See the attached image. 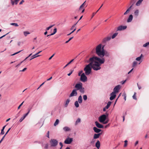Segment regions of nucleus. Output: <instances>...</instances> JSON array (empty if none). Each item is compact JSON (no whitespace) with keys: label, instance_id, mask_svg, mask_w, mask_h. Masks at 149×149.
Returning <instances> with one entry per match:
<instances>
[{"label":"nucleus","instance_id":"nucleus-64","mask_svg":"<svg viewBox=\"0 0 149 149\" xmlns=\"http://www.w3.org/2000/svg\"><path fill=\"white\" fill-rule=\"evenodd\" d=\"M74 60V59H73L70 62H69L68 63V64H70V63H71L72 62H73V61Z\"/></svg>","mask_w":149,"mask_h":149},{"label":"nucleus","instance_id":"nucleus-38","mask_svg":"<svg viewBox=\"0 0 149 149\" xmlns=\"http://www.w3.org/2000/svg\"><path fill=\"white\" fill-rule=\"evenodd\" d=\"M57 32V29L56 28H55L54 29V31L53 33H52L51 34V35H53L54 34Z\"/></svg>","mask_w":149,"mask_h":149},{"label":"nucleus","instance_id":"nucleus-9","mask_svg":"<svg viewBox=\"0 0 149 149\" xmlns=\"http://www.w3.org/2000/svg\"><path fill=\"white\" fill-rule=\"evenodd\" d=\"M78 22H79V21H78L77 23H75V24H74L72 25V27L70 28V30H73L70 33L68 34L67 35L68 36L70 35L72 33H73L76 30V28H75V26L77 24V23Z\"/></svg>","mask_w":149,"mask_h":149},{"label":"nucleus","instance_id":"nucleus-1","mask_svg":"<svg viewBox=\"0 0 149 149\" xmlns=\"http://www.w3.org/2000/svg\"><path fill=\"white\" fill-rule=\"evenodd\" d=\"M104 46L100 44L97 45L95 48V53L99 57L101 58L104 56Z\"/></svg>","mask_w":149,"mask_h":149},{"label":"nucleus","instance_id":"nucleus-11","mask_svg":"<svg viewBox=\"0 0 149 149\" xmlns=\"http://www.w3.org/2000/svg\"><path fill=\"white\" fill-rule=\"evenodd\" d=\"M73 139L72 138H68L64 141V143L65 144H70L72 141Z\"/></svg>","mask_w":149,"mask_h":149},{"label":"nucleus","instance_id":"nucleus-12","mask_svg":"<svg viewBox=\"0 0 149 149\" xmlns=\"http://www.w3.org/2000/svg\"><path fill=\"white\" fill-rule=\"evenodd\" d=\"M116 93L114 92H113L111 93L110 95L111 96L110 97V100H113L115 98L116 96Z\"/></svg>","mask_w":149,"mask_h":149},{"label":"nucleus","instance_id":"nucleus-46","mask_svg":"<svg viewBox=\"0 0 149 149\" xmlns=\"http://www.w3.org/2000/svg\"><path fill=\"white\" fill-rule=\"evenodd\" d=\"M136 93H134V95L132 96L133 98V99L136 100L137 99L136 97Z\"/></svg>","mask_w":149,"mask_h":149},{"label":"nucleus","instance_id":"nucleus-19","mask_svg":"<svg viewBox=\"0 0 149 149\" xmlns=\"http://www.w3.org/2000/svg\"><path fill=\"white\" fill-rule=\"evenodd\" d=\"M19 0H10L12 5L13 6L15 3L16 5L17 4L18 1Z\"/></svg>","mask_w":149,"mask_h":149},{"label":"nucleus","instance_id":"nucleus-13","mask_svg":"<svg viewBox=\"0 0 149 149\" xmlns=\"http://www.w3.org/2000/svg\"><path fill=\"white\" fill-rule=\"evenodd\" d=\"M120 88V86L119 85H117L113 89V92H115V93H118Z\"/></svg>","mask_w":149,"mask_h":149},{"label":"nucleus","instance_id":"nucleus-14","mask_svg":"<svg viewBox=\"0 0 149 149\" xmlns=\"http://www.w3.org/2000/svg\"><path fill=\"white\" fill-rule=\"evenodd\" d=\"M127 26H120L117 28V31H122L126 29Z\"/></svg>","mask_w":149,"mask_h":149},{"label":"nucleus","instance_id":"nucleus-41","mask_svg":"<svg viewBox=\"0 0 149 149\" xmlns=\"http://www.w3.org/2000/svg\"><path fill=\"white\" fill-rule=\"evenodd\" d=\"M83 98L84 100H86L87 99V97L86 95H84L83 96Z\"/></svg>","mask_w":149,"mask_h":149},{"label":"nucleus","instance_id":"nucleus-2","mask_svg":"<svg viewBox=\"0 0 149 149\" xmlns=\"http://www.w3.org/2000/svg\"><path fill=\"white\" fill-rule=\"evenodd\" d=\"M89 62H90V63H92L91 66L92 68H93L94 70L97 71L101 69V65L100 64H99V63H98L97 61H95L94 60L91 61L90 58L89 60Z\"/></svg>","mask_w":149,"mask_h":149},{"label":"nucleus","instance_id":"nucleus-24","mask_svg":"<svg viewBox=\"0 0 149 149\" xmlns=\"http://www.w3.org/2000/svg\"><path fill=\"white\" fill-rule=\"evenodd\" d=\"M78 102L79 103H81L82 102L83 99L81 95H80L79 96L78 99Z\"/></svg>","mask_w":149,"mask_h":149},{"label":"nucleus","instance_id":"nucleus-29","mask_svg":"<svg viewBox=\"0 0 149 149\" xmlns=\"http://www.w3.org/2000/svg\"><path fill=\"white\" fill-rule=\"evenodd\" d=\"M136 0H131L130 2V4L131 5L130 6H131V8H132V6L134 4L135 2H136Z\"/></svg>","mask_w":149,"mask_h":149},{"label":"nucleus","instance_id":"nucleus-10","mask_svg":"<svg viewBox=\"0 0 149 149\" xmlns=\"http://www.w3.org/2000/svg\"><path fill=\"white\" fill-rule=\"evenodd\" d=\"M82 87V84L81 83H79L76 84L75 87L76 88L77 90H78L81 89Z\"/></svg>","mask_w":149,"mask_h":149},{"label":"nucleus","instance_id":"nucleus-27","mask_svg":"<svg viewBox=\"0 0 149 149\" xmlns=\"http://www.w3.org/2000/svg\"><path fill=\"white\" fill-rule=\"evenodd\" d=\"M111 102L110 101H109L108 102L107 106L105 107L107 109L110 107L111 104Z\"/></svg>","mask_w":149,"mask_h":149},{"label":"nucleus","instance_id":"nucleus-49","mask_svg":"<svg viewBox=\"0 0 149 149\" xmlns=\"http://www.w3.org/2000/svg\"><path fill=\"white\" fill-rule=\"evenodd\" d=\"M25 118L23 116H22V117L20 118V119H19V122H22V120Z\"/></svg>","mask_w":149,"mask_h":149},{"label":"nucleus","instance_id":"nucleus-43","mask_svg":"<svg viewBox=\"0 0 149 149\" xmlns=\"http://www.w3.org/2000/svg\"><path fill=\"white\" fill-rule=\"evenodd\" d=\"M54 26V25H52L50 26H49V27H47L46 28V31H48L52 27Z\"/></svg>","mask_w":149,"mask_h":149},{"label":"nucleus","instance_id":"nucleus-26","mask_svg":"<svg viewBox=\"0 0 149 149\" xmlns=\"http://www.w3.org/2000/svg\"><path fill=\"white\" fill-rule=\"evenodd\" d=\"M143 1V0H139L136 3V5L137 6H139L140 5L142 1Z\"/></svg>","mask_w":149,"mask_h":149},{"label":"nucleus","instance_id":"nucleus-33","mask_svg":"<svg viewBox=\"0 0 149 149\" xmlns=\"http://www.w3.org/2000/svg\"><path fill=\"white\" fill-rule=\"evenodd\" d=\"M80 92L82 93H84L85 92L84 88L82 87L81 89H79Z\"/></svg>","mask_w":149,"mask_h":149},{"label":"nucleus","instance_id":"nucleus-47","mask_svg":"<svg viewBox=\"0 0 149 149\" xmlns=\"http://www.w3.org/2000/svg\"><path fill=\"white\" fill-rule=\"evenodd\" d=\"M73 38V37H71V38H70L68 40H67V41H66L65 42V43H68Z\"/></svg>","mask_w":149,"mask_h":149},{"label":"nucleus","instance_id":"nucleus-28","mask_svg":"<svg viewBox=\"0 0 149 149\" xmlns=\"http://www.w3.org/2000/svg\"><path fill=\"white\" fill-rule=\"evenodd\" d=\"M70 101V99H68L65 102V107H67L68 105V104Z\"/></svg>","mask_w":149,"mask_h":149},{"label":"nucleus","instance_id":"nucleus-59","mask_svg":"<svg viewBox=\"0 0 149 149\" xmlns=\"http://www.w3.org/2000/svg\"><path fill=\"white\" fill-rule=\"evenodd\" d=\"M73 71H72L69 73L68 74V76H70L72 73Z\"/></svg>","mask_w":149,"mask_h":149},{"label":"nucleus","instance_id":"nucleus-63","mask_svg":"<svg viewBox=\"0 0 149 149\" xmlns=\"http://www.w3.org/2000/svg\"><path fill=\"white\" fill-rule=\"evenodd\" d=\"M24 2V0H22V1L20 2L19 4L20 5H21L22 4V3Z\"/></svg>","mask_w":149,"mask_h":149},{"label":"nucleus","instance_id":"nucleus-53","mask_svg":"<svg viewBox=\"0 0 149 149\" xmlns=\"http://www.w3.org/2000/svg\"><path fill=\"white\" fill-rule=\"evenodd\" d=\"M109 122V120H105L104 122H103L104 124H106L107 123Z\"/></svg>","mask_w":149,"mask_h":149},{"label":"nucleus","instance_id":"nucleus-17","mask_svg":"<svg viewBox=\"0 0 149 149\" xmlns=\"http://www.w3.org/2000/svg\"><path fill=\"white\" fill-rule=\"evenodd\" d=\"M132 19H133V15H132L131 14L129 16L127 19V22H131L132 21Z\"/></svg>","mask_w":149,"mask_h":149},{"label":"nucleus","instance_id":"nucleus-3","mask_svg":"<svg viewBox=\"0 0 149 149\" xmlns=\"http://www.w3.org/2000/svg\"><path fill=\"white\" fill-rule=\"evenodd\" d=\"M91 61H97L99 64H101L104 63L105 61V59L103 58H101L97 56H93L90 58Z\"/></svg>","mask_w":149,"mask_h":149},{"label":"nucleus","instance_id":"nucleus-21","mask_svg":"<svg viewBox=\"0 0 149 149\" xmlns=\"http://www.w3.org/2000/svg\"><path fill=\"white\" fill-rule=\"evenodd\" d=\"M63 130L65 132H68L70 130V129L68 127L66 126L63 128Z\"/></svg>","mask_w":149,"mask_h":149},{"label":"nucleus","instance_id":"nucleus-36","mask_svg":"<svg viewBox=\"0 0 149 149\" xmlns=\"http://www.w3.org/2000/svg\"><path fill=\"white\" fill-rule=\"evenodd\" d=\"M118 33H114L113 34V35L112 36L111 38L112 39L114 38L118 35Z\"/></svg>","mask_w":149,"mask_h":149},{"label":"nucleus","instance_id":"nucleus-35","mask_svg":"<svg viewBox=\"0 0 149 149\" xmlns=\"http://www.w3.org/2000/svg\"><path fill=\"white\" fill-rule=\"evenodd\" d=\"M40 56V55H36V54H35L32 56L31 57H32V58L30 59V60H32V59H33L34 58H36V57H38Z\"/></svg>","mask_w":149,"mask_h":149},{"label":"nucleus","instance_id":"nucleus-20","mask_svg":"<svg viewBox=\"0 0 149 149\" xmlns=\"http://www.w3.org/2000/svg\"><path fill=\"white\" fill-rule=\"evenodd\" d=\"M93 130L95 132L97 133H99L101 131V130L99 129L96 127H93Z\"/></svg>","mask_w":149,"mask_h":149},{"label":"nucleus","instance_id":"nucleus-31","mask_svg":"<svg viewBox=\"0 0 149 149\" xmlns=\"http://www.w3.org/2000/svg\"><path fill=\"white\" fill-rule=\"evenodd\" d=\"M81 122V119L80 118H78L76 121L75 125H77L78 123H79Z\"/></svg>","mask_w":149,"mask_h":149},{"label":"nucleus","instance_id":"nucleus-57","mask_svg":"<svg viewBox=\"0 0 149 149\" xmlns=\"http://www.w3.org/2000/svg\"><path fill=\"white\" fill-rule=\"evenodd\" d=\"M49 131H48L47 132V137L48 138H49Z\"/></svg>","mask_w":149,"mask_h":149},{"label":"nucleus","instance_id":"nucleus-61","mask_svg":"<svg viewBox=\"0 0 149 149\" xmlns=\"http://www.w3.org/2000/svg\"><path fill=\"white\" fill-rule=\"evenodd\" d=\"M7 33V34H5L3 36H1V37H0V39L2 38H3V37H5L6 35H7V34H8V33Z\"/></svg>","mask_w":149,"mask_h":149},{"label":"nucleus","instance_id":"nucleus-30","mask_svg":"<svg viewBox=\"0 0 149 149\" xmlns=\"http://www.w3.org/2000/svg\"><path fill=\"white\" fill-rule=\"evenodd\" d=\"M143 57V56L142 54H141V56H140L137 57L136 59V60L137 61H140L141 60V58L142 57Z\"/></svg>","mask_w":149,"mask_h":149},{"label":"nucleus","instance_id":"nucleus-51","mask_svg":"<svg viewBox=\"0 0 149 149\" xmlns=\"http://www.w3.org/2000/svg\"><path fill=\"white\" fill-rule=\"evenodd\" d=\"M48 148V145L47 144H46L45 145L44 148L45 149H47Z\"/></svg>","mask_w":149,"mask_h":149},{"label":"nucleus","instance_id":"nucleus-16","mask_svg":"<svg viewBox=\"0 0 149 149\" xmlns=\"http://www.w3.org/2000/svg\"><path fill=\"white\" fill-rule=\"evenodd\" d=\"M96 126L99 128H102L103 127V126L102 125L99 123L97 121H95V122Z\"/></svg>","mask_w":149,"mask_h":149},{"label":"nucleus","instance_id":"nucleus-52","mask_svg":"<svg viewBox=\"0 0 149 149\" xmlns=\"http://www.w3.org/2000/svg\"><path fill=\"white\" fill-rule=\"evenodd\" d=\"M21 51H22V50H21V51H20L17 52L16 53H15L14 54H12V55H11V56H13V55H14L16 54H17L19 53Z\"/></svg>","mask_w":149,"mask_h":149},{"label":"nucleus","instance_id":"nucleus-34","mask_svg":"<svg viewBox=\"0 0 149 149\" xmlns=\"http://www.w3.org/2000/svg\"><path fill=\"white\" fill-rule=\"evenodd\" d=\"M74 105L76 107L78 108L79 107V104L78 101H76L74 102Z\"/></svg>","mask_w":149,"mask_h":149},{"label":"nucleus","instance_id":"nucleus-62","mask_svg":"<svg viewBox=\"0 0 149 149\" xmlns=\"http://www.w3.org/2000/svg\"><path fill=\"white\" fill-rule=\"evenodd\" d=\"M55 54H54L52 55L49 59V60H51L52 58L53 57L54 55Z\"/></svg>","mask_w":149,"mask_h":149},{"label":"nucleus","instance_id":"nucleus-44","mask_svg":"<svg viewBox=\"0 0 149 149\" xmlns=\"http://www.w3.org/2000/svg\"><path fill=\"white\" fill-rule=\"evenodd\" d=\"M137 64V63L136 61H134L132 67H134Z\"/></svg>","mask_w":149,"mask_h":149},{"label":"nucleus","instance_id":"nucleus-55","mask_svg":"<svg viewBox=\"0 0 149 149\" xmlns=\"http://www.w3.org/2000/svg\"><path fill=\"white\" fill-rule=\"evenodd\" d=\"M28 114H29V113H26L24 114L23 117L25 118H26V116H27V115Z\"/></svg>","mask_w":149,"mask_h":149},{"label":"nucleus","instance_id":"nucleus-32","mask_svg":"<svg viewBox=\"0 0 149 149\" xmlns=\"http://www.w3.org/2000/svg\"><path fill=\"white\" fill-rule=\"evenodd\" d=\"M59 123V120L58 119H57L55 121V123H54V126H56V125H58V124Z\"/></svg>","mask_w":149,"mask_h":149},{"label":"nucleus","instance_id":"nucleus-18","mask_svg":"<svg viewBox=\"0 0 149 149\" xmlns=\"http://www.w3.org/2000/svg\"><path fill=\"white\" fill-rule=\"evenodd\" d=\"M101 134V133L94 134L93 136V139H95L98 138Z\"/></svg>","mask_w":149,"mask_h":149},{"label":"nucleus","instance_id":"nucleus-45","mask_svg":"<svg viewBox=\"0 0 149 149\" xmlns=\"http://www.w3.org/2000/svg\"><path fill=\"white\" fill-rule=\"evenodd\" d=\"M125 144L124 146V147H126L127 145V140H125L124 141Z\"/></svg>","mask_w":149,"mask_h":149},{"label":"nucleus","instance_id":"nucleus-15","mask_svg":"<svg viewBox=\"0 0 149 149\" xmlns=\"http://www.w3.org/2000/svg\"><path fill=\"white\" fill-rule=\"evenodd\" d=\"M111 39V36H107L103 39L102 42L104 43H105L107 42L109 40Z\"/></svg>","mask_w":149,"mask_h":149},{"label":"nucleus","instance_id":"nucleus-25","mask_svg":"<svg viewBox=\"0 0 149 149\" xmlns=\"http://www.w3.org/2000/svg\"><path fill=\"white\" fill-rule=\"evenodd\" d=\"M132 8L131 6H130L129 8L124 13V15H126L130 11Z\"/></svg>","mask_w":149,"mask_h":149},{"label":"nucleus","instance_id":"nucleus-5","mask_svg":"<svg viewBox=\"0 0 149 149\" xmlns=\"http://www.w3.org/2000/svg\"><path fill=\"white\" fill-rule=\"evenodd\" d=\"M109 114L106 113V114H103L99 118V120L101 123L104 122L107 119V118Z\"/></svg>","mask_w":149,"mask_h":149},{"label":"nucleus","instance_id":"nucleus-54","mask_svg":"<svg viewBox=\"0 0 149 149\" xmlns=\"http://www.w3.org/2000/svg\"><path fill=\"white\" fill-rule=\"evenodd\" d=\"M24 102V101L23 102L20 104L18 107V109H20V107L22 105Z\"/></svg>","mask_w":149,"mask_h":149},{"label":"nucleus","instance_id":"nucleus-40","mask_svg":"<svg viewBox=\"0 0 149 149\" xmlns=\"http://www.w3.org/2000/svg\"><path fill=\"white\" fill-rule=\"evenodd\" d=\"M148 45H149V42H147L145 44H143V47H146Z\"/></svg>","mask_w":149,"mask_h":149},{"label":"nucleus","instance_id":"nucleus-37","mask_svg":"<svg viewBox=\"0 0 149 149\" xmlns=\"http://www.w3.org/2000/svg\"><path fill=\"white\" fill-rule=\"evenodd\" d=\"M23 33L25 36H26L28 34H30V33L28 31H24Z\"/></svg>","mask_w":149,"mask_h":149},{"label":"nucleus","instance_id":"nucleus-48","mask_svg":"<svg viewBox=\"0 0 149 149\" xmlns=\"http://www.w3.org/2000/svg\"><path fill=\"white\" fill-rule=\"evenodd\" d=\"M109 55V54L107 52H104V56H108Z\"/></svg>","mask_w":149,"mask_h":149},{"label":"nucleus","instance_id":"nucleus-50","mask_svg":"<svg viewBox=\"0 0 149 149\" xmlns=\"http://www.w3.org/2000/svg\"><path fill=\"white\" fill-rule=\"evenodd\" d=\"M95 139H92V141L91 142V144H93L94 143L95 141Z\"/></svg>","mask_w":149,"mask_h":149},{"label":"nucleus","instance_id":"nucleus-23","mask_svg":"<svg viewBox=\"0 0 149 149\" xmlns=\"http://www.w3.org/2000/svg\"><path fill=\"white\" fill-rule=\"evenodd\" d=\"M139 10L137 9L136 10H135L134 12V16H135L136 17H137L139 15Z\"/></svg>","mask_w":149,"mask_h":149},{"label":"nucleus","instance_id":"nucleus-39","mask_svg":"<svg viewBox=\"0 0 149 149\" xmlns=\"http://www.w3.org/2000/svg\"><path fill=\"white\" fill-rule=\"evenodd\" d=\"M10 24L11 25L14 26L16 27L19 26L18 25L17 23H11Z\"/></svg>","mask_w":149,"mask_h":149},{"label":"nucleus","instance_id":"nucleus-4","mask_svg":"<svg viewBox=\"0 0 149 149\" xmlns=\"http://www.w3.org/2000/svg\"><path fill=\"white\" fill-rule=\"evenodd\" d=\"M92 63H89V64L86 65L84 68V70L85 72V74L86 75H89L91 72L92 68L91 65Z\"/></svg>","mask_w":149,"mask_h":149},{"label":"nucleus","instance_id":"nucleus-58","mask_svg":"<svg viewBox=\"0 0 149 149\" xmlns=\"http://www.w3.org/2000/svg\"><path fill=\"white\" fill-rule=\"evenodd\" d=\"M23 62V61L21 62L19 64H18V65H17L16 66V67H18V66H20V65Z\"/></svg>","mask_w":149,"mask_h":149},{"label":"nucleus","instance_id":"nucleus-22","mask_svg":"<svg viewBox=\"0 0 149 149\" xmlns=\"http://www.w3.org/2000/svg\"><path fill=\"white\" fill-rule=\"evenodd\" d=\"M95 146L97 149H99L100 146V143L99 140H97L95 143Z\"/></svg>","mask_w":149,"mask_h":149},{"label":"nucleus","instance_id":"nucleus-7","mask_svg":"<svg viewBox=\"0 0 149 149\" xmlns=\"http://www.w3.org/2000/svg\"><path fill=\"white\" fill-rule=\"evenodd\" d=\"M85 74V73H83L81 76L80 80L83 82L86 81L87 80V77Z\"/></svg>","mask_w":149,"mask_h":149},{"label":"nucleus","instance_id":"nucleus-8","mask_svg":"<svg viewBox=\"0 0 149 149\" xmlns=\"http://www.w3.org/2000/svg\"><path fill=\"white\" fill-rule=\"evenodd\" d=\"M77 93L76 89H74L72 91L69 95V97H71L74 96H76L77 95Z\"/></svg>","mask_w":149,"mask_h":149},{"label":"nucleus","instance_id":"nucleus-60","mask_svg":"<svg viewBox=\"0 0 149 149\" xmlns=\"http://www.w3.org/2000/svg\"><path fill=\"white\" fill-rule=\"evenodd\" d=\"M137 86H138V88L139 90L140 89H141V87L140 86H139V84H138L137 83Z\"/></svg>","mask_w":149,"mask_h":149},{"label":"nucleus","instance_id":"nucleus-6","mask_svg":"<svg viewBox=\"0 0 149 149\" xmlns=\"http://www.w3.org/2000/svg\"><path fill=\"white\" fill-rule=\"evenodd\" d=\"M50 143L51 147H54L56 146L57 145L58 142V141L55 139H51L50 141Z\"/></svg>","mask_w":149,"mask_h":149},{"label":"nucleus","instance_id":"nucleus-56","mask_svg":"<svg viewBox=\"0 0 149 149\" xmlns=\"http://www.w3.org/2000/svg\"><path fill=\"white\" fill-rule=\"evenodd\" d=\"M27 69V68H24L22 70H20V72H24Z\"/></svg>","mask_w":149,"mask_h":149},{"label":"nucleus","instance_id":"nucleus-42","mask_svg":"<svg viewBox=\"0 0 149 149\" xmlns=\"http://www.w3.org/2000/svg\"><path fill=\"white\" fill-rule=\"evenodd\" d=\"M86 1H85L80 7L79 10H81L82 9V8L84 7V3Z\"/></svg>","mask_w":149,"mask_h":149}]
</instances>
